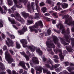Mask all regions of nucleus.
<instances>
[{"mask_svg":"<svg viewBox=\"0 0 74 74\" xmlns=\"http://www.w3.org/2000/svg\"><path fill=\"white\" fill-rule=\"evenodd\" d=\"M27 27H26V26H24L22 30L20 31V32L19 31H18V32H19L20 35H21V34H23L24 32H25L26 31H27Z\"/></svg>","mask_w":74,"mask_h":74,"instance_id":"nucleus-17","label":"nucleus"},{"mask_svg":"<svg viewBox=\"0 0 74 74\" xmlns=\"http://www.w3.org/2000/svg\"><path fill=\"white\" fill-rule=\"evenodd\" d=\"M59 74H74V72H71L70 73H67V71L64 70L62 72L60 73Z\"/></svg>","mask_w":74,"mask_h":74,"instance_id":"nucleus-20","label":"nucleus"},{"mask_svg":"<svg viewBox=\"0 0 74 74\" xmlns=\"http://www.w3.org/2000/svg\"><path fill=\"white\" fill-rule=\"evenodd\" d=\"M9 51L12 55H14V54H15V53H14V51H13L12 50L10 49L9 50Z\"/></svg>","mask_w":74,"mask_h":74,"instance_id":"nucleus-48","label":"nucleus"},{"mask_svg":"<svg viewBox=\"0 0 74 74\" xmlns=\"http://www.w3.org/2000/svg\"><path fill=\"white\" fill-rule=\"evenodd\" d=\"M41 10L43 13H45V12L47 11V9L46 8V7H43L42 8Z\"/></svg>","mask_w":74,"mask_h":74,"instance_id":"nucleus-32","label":"nucleus"},{"mask_svg":"<svg viewBox=\"0 0 74 74\" xmlns=\"http://www.w3.org/2000/svg\"><path fill=\"white\" fill-rule=\"evenodd\" d=\"M53 30L54 32H56L57 33H60V31H57L56 30V29H53Z\"/></svg>","mask_w":74,"mask_h":74,"instance_id":"nucleus-62","label":"nucleus"},{"mask_svg":"<svg viewBox=\"0 0 74 74\" xmlns=\"http://www.w3.org/2000/svg\"><path fill=\"white\" fill-rule=\"evenodd\" d=\"M62 69V67H60L59 68L56 69L55 71H56L57 72H59V71H60Z\"/></svg>","mask_w":74,"mask_h":74,"instance_id":"nucleus-38","label":"nucleus"},{"mask_svg":"<svg viewBox=\"0 0 74 74\" xmlns=\"http://www.w3.org/2000/svg\"><path fill=\"white\" fill-rule=\"evenodd\" d=\"M0 69H1L2 70H5V68L4 66V65L0 62Z\"/></svg>","mask_w":74,"mask_h":74,"instance_id":"nucleus-21","label":"nucleus"},{"mask_svg":"<svg viewBox=\"0 0 74 74\" xmlns=\"http://www.w3.org/2000/svg\"><path fill=\"white\" fill-rule=\"evenodd\" d=\"M24 57L25 58V59H26L27 61H28V60H29V56H27L26 54V55Z\"/></svg>","mask_w":74,"mask_h":74,"instance_id":"nucleus-41","label":"nucleus"},{"mask_svg":"<svg viewBox=\"0 0 74 74\" xmlns=\"http://www.w3.org/2000/svg\"><path fill=\"white\" fill-rule=\"evenodd\" d=\"M31 7L30 6V4L27 5V9L28 10V11H30V10L32 9V8L33 10H35V7L34 5V3L32 2L31 3Z\"/></svg>","mask_w":74,"mask_h":74,"instance_id":"nucleus-13","label":"nucleus"},{"mask_svg":"<svg viewBox=\"0 0 74 74\" xmlns=\"http://www.w3.org/2000/svg\"><path fill=\"white\" fill-rule=\"evenodd\" d=\"M15 15L17 18H16V19L18 20V21L21 22L22 23H25L24 20L22 18H21V16H20V15H19V14L18 12H16V13L15 14Z\"/></svg>","mask_w":74,"mask_h":74,"instance_id":"nucleus-7","label":"nucleus"},{"mask_svg":"<svg viewBox=\"0 0 74 74\" xmlns=\"http://www.w3.org/2000/svg\"><path fill=\"white\" fill-rule=\"evenodd\" d=\"M36 51V52L38 53H39L40 55H42V51L40 50L39 49H37Z\"/></svg>","mask_w":74,"mask_h":74,"instance_id":"nucleus-29","label":"nucleus"},{"mask_svg":"<svg viewBox=\"0 0 74 74\" xmlns=\"http://www.w3.org/2000/svg\"><path fill=\"white\" fill-rule=\"evenodd\" d=\"M36 9L37 12H39L40 11V7H39L38 4H36Z\"/></svg>","mask_w":74,"mask_h":74,"instance_id":"nucleus-37","label":"nucleus"},{"mask_svg":"<svg viewBox=\"0 0 74 74\" xmlns=\"http://www.w3.org/2000/svg\"><path fill=\"white\" fill-rule=\"evenodd\" d=\"M11 9L13 10V11H15V10H16V6H15V5L13 6L11 8Z\"/></svg>","mask_w":74,"mask_h":74,"instance_id":"nucleus-43","label":"nucleus"},{"mask_svg":"<svg viewBox=\"0 0 74 74\" xmlns=\"http://www.w3.org/2000/svg\"><path fill=\"white\" fill-rule=\"evenodd\" d=\"M53 40L55 44H57L58 47L60 48L62 47V46L60 45V44L58 43V39L57 37L55 36H53Z\"/></svg>","mask_w":74,"mask_h":74,"instance_id":"nucleus-11","label":"nucleus"},{"mask_svg":"<svg viewBox=\"0 0 74 74\" xmlns=\"http://www.w3.org/2000/svg\"><path fill=\"white\" fill-rule=\"evenodd\" d=\"M2 38H3V39H4L5 38V35H4V34L3 33L2 34Z\"/></svg>","mask_w":74,"mask_h":74,"instance_id":"nucleus-57","label":"nucleus"},{"mask_svg":"<svg viewBox=\"0 0 74 74\" xmlns=\"http://www.w3.org/2000/svg\"><path fill=\"white\" fill-rule=\"evenodd\" d=\"M3 7L4 8V11H3V9H2L1 7L0 6V12L1 14H6V12L7 11V8L5 6H3Z\"/></svg>","mask_w":74,"mask_h":74,"instance_id":"nucleus-15","label":"nucleus"},{"mask_svg":"<svg viewBox=\"0 0 74 74\" xmlns=\"http://www.w3.org/2000/svg\"><path fill=\"white\" fill-rule=\"evenodd\" d=\"M38 25L42 27L43 26L41 21H39L38 23H36V24L33 25V26L29 27V28L30 29L31 32H34L35 33H38V30L34 29H38Z\"/></svg>","mask_w":74,"mask_h":74,"instance_id":"nucleus-3","label":"nucleus"},{"mask_svg":"<svg viewBox=\"0 0 74 74\" xmlns=\"http://www.w3.org/2000/svg\"><path fill=\"white\" fill-rule=\"evenodd\" d=\"M42 69V67H40L38 69H37L36 71V73L37 74H39L40 73H41L42 72V70H41Z\"/></svg>","mask_w":74,"mask_h":74,"instance_id":"nucleus-28","label":"nucleus"},{"mask_svg":"<svg viewBox=\"0 0 74 74\" xmlns=\"http://www.w3.org/2000/svg\"><path fill=\"white\" fill-rule=\"evenodd\" d=\"M66 33L68 34L70 33V29L69 28H67L66 29Z\"/></svg>","mask_w":74,"mask_h":74,"instance_id":"nucleus-49","label":"nucleus"},{"mask_svg":"<svg viewBox=\"0 0 74 74\" xmlns=\"http://www.w3.org/2000/svg\"><path fill=\"white\" fill-rule=\"evenodd\" d=\"M63 19H66L64 22L65 24H67L69 26H74V21H72L71 17L69 15H64L62 16Z\"/></svg>","mask_w":74,"mask_h":74,"instance_id":"nucleus-2","label":"nucleus"},{"mask_svg":"<svg viewBox=\"0 0 74 74\" xmlns=\"http://www.w3.org/2000/svg\"><path fill=\"white\" fill-rule=\"evenodd\" d=\"M60 40H61V43L62 44H63L64 45H69V43H67L66 42H65V41L62 38H60Z\"/></svg>","mask_w":74,"mask_h":74,"instance_id":"nucleus-24","label":"nucleus"},{"mask_svg":"<svg viewBox=\"0 0 74 74\" xmlns=\"http://www.w3.org/2000/svg\"><path fill=\"white\" fill-rule=\"evenodd\" d=\"M66 49H67V51L69 52H72V51H73V49H71V47L70 46H69L67 47V46L66 47Z\"/></svg>","mask_w":74,"mask_h":74,"instance_id":"nucleus-23","label":"nucleus"},{"mask_svg":"<svg viewBox=\"0 0 74 74\" xmlns=\"http://www.w3.org/2000/svg\"><path fill=\"white\" fill-rule=\"evenodd\" d=\"M54 51L56 53H57L58 51L60 52V53L59 54L60 59L61 61H63L64 60V57H63V56L62 55V50L58 49L56 50H54Z\"/></svg>","mask_w":74,"mask_h":74,"instance_id":"nucleus-8","label":"nucleus"},{"mask_svg":"<svg viewBox=\"0 0 74 74\" xmlns=\"http://www.w3.org/2000/svg\"><path fill=\"white\" fill-rule=\"evenodd\" d=\"M7 40L8 41L9 43H8L7 40L6 41V43L8 47H13L14 46V42L12 40H11L10 38H7Z\"/></svg>","mask_w":74,"mask_h":74,"instance_id":"nucleus-10","label":"nucleus"},{"mask_svg":"<svg viewBox=\"0 0 74 74\" xmlns=\"http://www.w3.org/2000/svg\"><path fill=\"white\" fill-rule=\"evenodd\" d=\"M62 10V9L60 6H58L57 8V10H59V11H60V10Z\"/></svg>","mask_w":74,"mask_h":74,"instance_id":"nucleus-56","label":"nucleus"},{"mask_svg":"<svg viewBox=\"0 0 74 74\" xmlns=\"http://www.w3.org/2000/svg\"><path fill=\"white\" fill-rule=\"evenodd\" d=\"M20 41L21 43L23 44V48L27 47L29 49H30L32 52H34L35 51L36 47L34 45H31L29 46H27L26 45L27 44V41L25 39H22L20 40Z\"/></svg>","mask_w":74,"mask_h":74,"instance_id":"nucleus-1","label":"nucleus"},{"mask_svg":"<svg viewBox=\"0 0 74 74\" xmlns=\"http://www.w3.org/2000/svg\"><path fill=\"white\" fill-rule=\"evenodd\" d=\"M67 70L69 71L70 72L71 70H74V68H70V67H68L67 68Z\"/></svg>","mask_w":74,"mask_h":74,"instance_id":"nucleus-35","label":"nucleus"},{"mask_svg":"<svg viewBox=\"0 0 74 74\" xmlns=\"http://www.w3.org/2000/svg\"><path fill=\"white\" fill-rule=\"evenodd\" d=\"M27 53V54H28V55H29V56H30V57L31 56V54H30V52H29V51H27L26 52Z\"/></svg>","mask_w":74,"mask_h":74,"instance_id":"nucleus-59","label":"nucleus"},{"mask_svg":"<svg viewBox=\"0 0 74 74\" xmlns=\"http://www.w3.org/2000/svg\"><path fill=\"white\" fill-rule=\"evenodd\" d=\"M7 49V47L5 45L3 47V49L4 50V51Z\"/></svg>","mask_w":74,"mask_h":74,"instance_id":"nucleus-53","label":"nucleus"},{"mask_svg":"<svg viewBox=\"0 0 74 74\" xmlns=\"http://www.w3.org/2000/svg\"><path fill=\"white\" fill-rule=\"evenodd\" d=\"M56 26L58 28H59V26H60V30L62 29V34H66V33L65 32L64 29V27H63L62 21L60 22Z\"/></svg>","mask_w":74,"mask_h":74,"instance_id":"nucleus-9","label":"nucleus"},{"mask_svg":"<svg viewBox=\"0 0 74 74\" xmlns=\"http://www.w3.org/2000/svg\"><path fill=\"white\" fill-rule=\"evenodd\" d=\"M0 27H3V21L2 20H0Z\"/></svg>","mask_w":74,"mask_h":74,"instance_id":"nucleus-40","label":"nucleus"},{"mask_svg":"<svg viewBox=\"0 0 74 74\" xmlns=\"http://www.w3.org/2000/svg\"><path fill=\"white\" fill-rule=\"evenodd\" d=\"M11 74H18V73H16V71H12V73H11Z\"/></svg>","mask_w":74,"mask_h":74,"instance_id":"nucleus-54","label":"nucleus"},{"mask_svg":"<svg viewBox=\"0 0 74 74\" xmlns=\"http://www.w3.org/2000/svg\"><path fill=\"white\" fill-rule=\"evenodd\" d=\"M64 63L65 66H69L70 64L69 62H64Z\"/></svg>","mask_w":74,"mask_h":74,"instance_id":"nucleus-44","label":"nucleus"},{"mask_svg":"<svg viewBox=\"0 0 74 74\" xmlns=\"http://www.w3.org/2000/svg\"><path fill=\"white\" fill-rule=\"evenodd\" d=\"M6 74V72H4V71H2L0 73V74Z\"/></svg>","mask_w":74,"mask_h":74,"instance_id":"nucleus-64","label":"nucleus"},{"mask_svg":"<svg viewBox=\"0 0 74 74\" xmlns=\"http://www.w3.org/2000/svg\"><path fill=\"white\" fill-rule=\"evenodd\" d=\"M5 58L8 63L11 64L13 62V59L11 58V56L10 54L8 52V51H6L5 52Z\"/></svg>","mask_w":74,"mask_h":74,"instance_id":"nucleus-5","label":"nucleus"},{"mask_svg":"<svg viewBox=\"0 0 74 74\" xmlns=\"http://www.w3.org/2000/svg\"><path fill=\"white\" fill-rule=\"evenodd\" d=\"M21 66L23 67V68L26 70H27V69L26 68V66H25V62L23 61H21L19 63V64Z\"/></svg>","mask_w":74,"mask_h":74,"instance_id":"nucleus-18","label":"nucleus"},{"mask_svg":"<svg viewBox=\"0 0 74 74\" xmlns=\"http://www.w3.org/2000/svg\"><path fill=\"white\" fill-rule=\"evenodd\" d=\"M45 5L44 3L43 2H41L40 3V7H42V6H44Z\"/></svg>","mask_w":74,"mask_h":74,"instance_id":"nucleus-46","label":"nucleus"},{"mask_svg":"<svg viewBox=\"0 0 74 74\" xmlns=\"http://www.w3.org/2000/svg\"><path fill=\"white\" fill-rule=\"evenodd\" d=\"M27 22L28 23H29L30 24H32L33 23V21L27 20Z\"/></svg>","mask_w":74,"mask_h":74,"instance_id":"nucleus-50","label":"nucleus"},{"mask_svg":"<svg viewBox=\"0 0 74 74\" xmlns=\"http://www.w3.org/2000/svg\"><path fill=\"white\" fill-rule=\"evenodd\" d=\"M6 71L9 74H11V70L10 69H8L6 70Z\"/></svg>","mask_w":74,"mask_h":74,"instance_id":"nucleus-52","label":"nucleus"},{"mask_svg":"<svg viewBox=\"0 0 74 74\" xmlns=\"http://www.w3.org/2000/svg\"><path fill=\"white\" fill-rule=\"evenodd\" d=\"M46 44L47 46V49L48 51H51L52 50L51 48H55V46L51 42H47Z\"/></svg>","mask_w":74,"mask_h":74,"instance_id":"nucleus-6","label":"nucleus"},{"mask_svg":"<svg viewBox=\"0 0 74 74\" xmlns=\"http://www.w3.org/2000/svg\"><path fill=\"white\" fill-rule=\"evenodd\" d=\"M47 34L48 35H49L50 34H51V31L50 29H48L47 30Z\"/></svg>","mask_w":74,"mask_h":74,"instance_id":"nucleus-45","label":"nucleus"},{"mask_svg":"<svg viewBox=\"0 0 74 74\" xmlns=\"http://www.w3.org/2000/svg\"><path fill=\"white\" fill-rule=\"evenodd\" d=\"M49 63H50V64L52 65V67H51V66L49 65ZM47 63L48 64H45V65L46 66V67H47V68H49V69H50L51 70H53V68L54 67V68H57V67H58L60 65V64H55V65L53 66L52 65V64H53V62L51 61V59H49V62H47Z\"/></svg>","mask_w":74,"mask_h":74,"instance_id":"nucleus-4","label":"nucleus"},{"mask_svg":"<svg viewBox=\"0 0 74 74\" xmlns=\"http://www.w3.org/2000/svg\"><path fill=\"white\" fill-rule=\"evenodd\" d=\"M15 4V5L17 8H22V5L20 3H19L18 2V0H13Z\"/></svg>","mask_w":74,"mask_h":74,"instance_id":"nucleus-12","label":"nucleus"},{"mask_svg":"<svg viewBox=\"0 0 74 74\" xmlns=\"http://www.w3.org/2000/svg\"><path fill=\"white\" fill-rule=\"evenodd\" d=\"M8 4L9 5H11L13 4V1L12 0H7Z\"/></svg>","mask_w":74,"mask_h":74,"instance_id":"nucleus-27","label":"nucleus"},{"mask_svg":"<svg viewBox=\"0 0 74 74\" xmlns=\"http://www.w3.org/2000/svg\"><path fill=\"white\" fill-rule=\"evenodd\" d=\"M63 52H64V55H65V54H66V53H67V52L66 51V50H64Z\"/></svg>","mask_w":74,"mask_h":74,"instance_id":"nucleus-61","label":"nucleus"},{"mask_svg":"<svg viewBox=\"0 0 74 74\" xmlns=\"http://www.w3.org/2000/svg\"><path fill=\"white\" fill-rule=\"evenodd\" d=\"M43 69V73H46L47 72V74H51V72H50V71H48V70H46L45 69L43 68H42Z\"/></svg>","mask_w":74,"mask_h":74,"instance_id":"nucleus-30","label":"nucleus"},{"mask_svg":"<svg viewBox=\"0 0 74 74\" xmlns=\"http://www.w3.org/2000/svg\"><path fill=\"white\" fill-rule=\"evenodd\" d=\"M20 53L22 55H23L24 57L26 55L24 52H20Z\"/></svg>","mask_w":74,"mask_h":74,"instance_id":"nucleus-47","label":"nucleus"},{"mask_svg":"<svg viewBox=\"0 0 74 74\" xmlns=\"http://www.w3.org/2000/svg\"><path fill=\"white\" fill-rule=\"evenodd\" d=\"M20 2H23L24 3L25 5H26V4L25 3H26L27 1H28V0H19Z\"/></svg>","mask_w":74,"mask_h":74,"instance_id":"nucleus-36","label":"nucleus"},{"mask_svg":"<svg viewBox=\"0 0 74 74\" xmlns=\"http://www.w3.org/2000/svg\"><path fill=\"white\" fill-rule=\"evenodd\" d=\"M7 34L8 35V36H10V38H12V39H14L15 38V37L14 36V35H11L10 34V33L8 32H7Z\"/></svg>","mask_w":74,"mask_h":74,"instance_id":"nucleus-31","label":"nucleus"},{"mask_svg":"<svg viewBox=\"0 0 74 74\" xmlns=\"http://www.w3.org/2000/svg\"><path fill=\"white\" fill-rule=\"evenodd\" d=\"M3 54V50L2 49H0V54L1 55H2V54Z\"/></svg>","mask_w":74,"mask_h":74,"instance_id":"nucleus-63","label":"nucleus"},{"mask_svg":"<svg viewBox=\"0 0 74 74\" xmlns=\"http://www.w3.org/2000/svg\"><path fill=\"white\" fill-rule=\"evenodd\" d=\"M46 3H49V4H50L51 3V1L50 0H47L46 1Z\"/></svg>","mask_w":74,"mask_h":74,"instance_id":"nucleus-51","label":"nucleus"},{"mask_svg":"<svg viewBox=\"0 0 74 74\" xmlns=\"http://www.w3.org/2000/svg\"><path fill=\"white\" fill-rule=\"evenodd\" d=\"M53 15L55 16V17L56 18H58V16L57 15V13H53Z\"/></svg>","mask_w":74,"mask_h":74,"instance_id":"nucleus-39","label":"nucleus"},{"mask_svg":"<svg viewBox=\"0 0 74 74\" xmlns=\"http://www.w3.org/2000/svg\"><path fill=\"white\" fill-rule=\"evenodd\" d=\"M21 14L23 15L24 18H26L29 15V14L26 13V12H23L21 13Z\"/></svg>","mask_w":74,"mask_h":74,"instance_id":"nucleus-19","label":"nucleus"},{"mask_svg":"<svg viewBox=\"0 0 74 74\" xmlns=\"http://www.w3.org/2000/svg\"><path fill=\"white\" fill-rule=\"evenodd\" d=\"M23 72V70L22 69H20L18 72L20 74H22Z\"/></svg>","mask_w":74,"mask_h":74,"instance_id":"nucleus-42","label":"nucleus"},{"mask_svg":"<svg viewBox=\"0 0 74 74\" xmlns=\"http://www.w3.org/2000/svg\"><path fill=\"white\" fill-rule=\"evenodd\" d=\"M71 44L72 47H74V38H72L71 39Z\"/></svg>","mask_w":74,"mask_h":74,"instance_id":"nucleus-33","label":"nucleus"},{"mask_svg":"<svg viewBox=\"0 0 74 74\" xmlns=\"http://www.w3.org/2000/svg\"><path fill=\"white\" fill-rule=\"evenodd\" d=\"M8 19L9 21L11 22L12 24H16V22H15V21L14 20H12L9 17H8Z\"/></svg>","mask_w":74,"mask_h":74,"instance_id":"nucleus-26","label":"nucleus"},{"mask_svg":"<svg viewBox=\"0 0 74 74\" xmlns=\"http://www.w3.org/2000/svg\"><path fill=\"white\" fill-rule=\"evenodd\" d=\"M53 58H56V59H59V58H58V56L56 55H54L53 56Z\"/></svg>","mask_w":74,"mask_h":74,"instance_id":"nucleus-58","label":"nucleus"},{"mask_svg":"<svg viewBox=\"0 0 74 74\" xmlns=\"http://www.w3.org/2000/svg\"><path fill=\"white\" fill-rule=\"evenodd\" d=\"M32 62L33 63H36L37 64H38L39 63V62L38 61V59L36 57H34L32 58V61L31 60L30 62V64H32Z\"/></svg>","mask_w":74,"mask_h":74,"instance_id":"nucleus-14","label":"nucleus"},{"mask_svg":"<svg viewBox=\"0 0 74 74\" xmlns=\"http://www.w3.org/2000/svg\"><path fill=\"white\" fill-rule=\"evenodd\" d=\"M25 64L28 67V68L29 69L30 68V66H29V64L28 63H25Z\"/></svg>","mask_w":74,"mask_h":74,"instance_id":"nucleus-60","label":"nucleus"},{"mask_svg":"<svg viewBox=\"0 0 74 74\" xmlns=\"http://www.w3.org/2000/svg\"><path fill=\"white\" fill-rule=\"evenodd\" d=\"M35 16L34 17L35 19H37L39 18V16L41 15V14L40 13H36L35 14Z\"/></svg>","mask_w":74,"mask_h":74,"instance_id":"nucleus-25","label":"nucleus"},{"mask_svg":"<svg viewBox=\"0 0 74 74\" xmlns=\"http://www.w3.org/2000/svg\"><path fill=\"white\" fill-rule=\"evenodd\" d=\"M57 5H61L64 9L68 7V4L64 3H60L58 2L57 3Z\"/></svg>","mask_w":74,"mask_h":74,"instance_id":"nucleus-16","label":"nucleus"},{"mask_svg":"<svg viewBox=\"0 0 74 74\" xmlns=\"http://www.w3.org/2000/svg\"><path fill=\"white\" fill-rule=\"evenodd\" d=\"M16 48H21V46L18 42H16Z\"/></svg>","mask_w":74,"mask_h":74,"instance_id":"nucleus-34","label":"nucleus"},{"mask_svg":"<svg viewBox=\"0 0 74 74\" xmlns=\"http://www.w3.org/2000/svg\"><path fill=\"white\" fill-rule=\"evenodd\" d=\"M64 37L66 42H70V38L68 37V36L66 34H65L64 35Z\"/></svg>","mask_w":74,"mask_h":74,"instance_id":"nucleus-22","label":"nucleus"},{"mask_svg":"<svg viewBox=\"0 0 74 74\" xmlns=\"http://www.w3.org/2000/svg\"><path fill=\"white\" fill-rule=\"evenodd\" d=\"M31 73L33 74H34V70L33 68H32L31 69Z\"/></svg>","mask_w":74,"mask_h":74,"instance_id":"nucleus-55","label":"nucleus"}]
</instances>
